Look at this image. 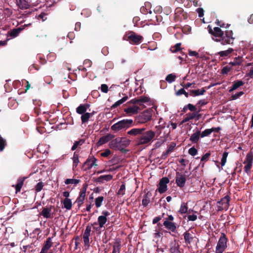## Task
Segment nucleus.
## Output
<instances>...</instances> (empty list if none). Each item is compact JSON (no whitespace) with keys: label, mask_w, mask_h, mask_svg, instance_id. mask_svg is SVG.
Returning <instances> with one entry per match:
<instances>
[{"label":"nucleus","mask_w":253,"mask_h":253,"mask_svg":"<svg viewBox=\"0 0 253 253\" xmlns=\"http://www.w3.org/2000/svg\"><path fill=\"white\" fill-rule=\"evenodd\" d=\"M127 134L133 136H137L136 142L138 145L152 143L156 136L154 131L147 130L145 127L133 128L128 131Z\"/></svg>","instance_id":"obj_1"},{"label":"nucleus","mask_w":253,"mask_h":253,"mask_svg":"<svg viewBox=\"0 0 253 253\" xmlns=\"http://www.w3.org/2000/svg\"><path fill=\"white\" fill-rule=\"evenodd\" d=\"M209 32L214 36L213 40L220 42L222 45L232 44L234 42V38L232 31H226L224 33L220 28L214 27L213 30L210 29Z\"/></svg>","instance_id":"obj_2"},{"label":"nucleus","mask_w":253,"mask_h":253,"mask_svg":"<svg viewBox=\"0 0 253 253\" xmlns=\"http://www.w3.org/2000/svg\"><path fill=\"white\" fill-rule=\"evenodd\" d=\"M130 141L125 137H118L112 140L109 143V147L114 149L124 150L130 144Z\"/></svg>","instance_id":"obj_3"},{"label":"nucleus","mask_w":253,"mask_h":253,"mask_svg":"<svg viewBox=\"0 0 253 253\" xmlns=\"http://www.w3.org/2000/svg\"><path fill=\"white\" fill-rule=\"evenodd\" d=\"M133 126V121L132 119H124L112 126L111 129L115 132H117Z\"/></svg>","instance_id":"obj_4"},{"label":"nucleus","mask_w":253,"mask_h":253,"mask_svg":"<svg viewBox=\"0 0 253 253\" xmlns=\"http://www.w3.org/2000/svg\"><path fill=\"white\" fill-rule=\"evenodd\" d=\"M153 111L151 109H148L141 113L135 119V122L138 125L144 124L152 119Z\"/></svg>","instance_id":"obj_5"},{"label":"nucleus","mask_w":253,"mask_h":253,"mask_svg":"<svg viewBox=\"0 0 253 253\" xmlns=\"http://www.w3.org/2000/svg\"><path fill=\"white\" fill-rule=\"evenodd\" d=\"M228 239L226 237L225 234L223 233H221L217 245L215 248V253H223L227 248V242Z\"/></svg>","instance_id":"obj_6"},{"label":"nucleus","mask_w":253,"mask_h":253,"mask_svg":"<svg viewBox=\"0 0 253 253\" xmlns=\"http://www.w3.org/2000/svg\"><path fill=\"white\" fill-rule=\"evenodd\" d=\"M230 200V197L228 195L221 198L220 201L217 202V210L218 211H227L229 207Z\"/></svg>","instance_id":"obj_7"},{"label":"nucleus","mask_w":253,"mask_h":253,"mask_svg":"<svg viewBox=\"0 0 253 253\" xmlns=\"http://www.w3.org/2000/svg\"><path fill=\"white\" fill-rule=\"evenodd\" d=\"M245 165L244 170L247 173L249 174L253 164V155L252 153L250 152L247 154L245 160L243 162Z\"/></svg>","instance_id":"obj_8"},{"label":"nucleus","mask_w":253,"mask_h":253,"mask_svg":"<svg viewBox=\"0 0 253 253\" xmlns=\"http://www.w3.org/2000/svg\"><path fill=\"white\" fill-rule=\"evenodd\" d=\"M127 40L129 41V42L131 44H138L143 39L142 36L137 35L133 32H130L127 35Z\"/></svg>","instance_id":"obj_9"},{"label":"nucleus","mask_w":253,"mask_h":253,"mask_svg":"<svg viewBox=\"0 0 253 253\" xmlns=\"http://www.w3.org/2000/svg\"><path fill=\"white\" fill-rule=\"evenodd\" d=\"M91 226H87L83 234V240L84 243V249L85 250H88L90 248L89 236L91 232Z\"/></svg>","instance_id":"obj_10"},{"label":"nucleus","mask_w":253,"mask_h":253,"mask_svg":"<svg viewBox=\"0 0 253 253\" xmlns=\"http://www.w3.org/2000/svg\"><path fill=\"white\" fill-rule=\"evenodd\" d=\"M102 215L98 216L97 218V222L94 223V224H98L100 228L104 227V225L107 221V217L110 215V212L107 211H102Z\"/></svg>","instance_id":"obj_11"},{"label":"nucleus","mask_w":253,"mask_h":253,"mask_svg":"<svg viewBox=\"0 0 253 253\" xmlns=\"http://www.w3.org/2000/svg\"><path fill=\"white\" fill-rule=\"evenodd\" d=\"M169 180L168 177L162 178L159 183L158 185V192L162 194L165 192L168 189L167 184L169 182Z\"/></svg>","instance_id":"obj_12"},{"label":"nucleus","mask_w":253,"mask_h":253,"mask_svg":"<svg viewBox=\"0 0 253 253\" xmlns=\"http://www.w3.org/2000/svg\"><path fill=\"white\" fill-rule=\"evenodd\" d=\"M96 162L97 159L94 157L87 159L84 165V170H87L91 169L93 167L97 166Z\"/></svg>","instance_id":"obj_13"},{"label":"nucleus","mask_w":253,"mask_h":253,"mask_svg":"<svg viewBox=\"0 0 253 253\" xmlns=\"http://www.w3.org/2000/svg\"><path fill=\"white\" fill-rule=\"evenodd\" d=\"M175 181L178 186L183 187L186 182L185 175L177 172L176 173Z\"/></svg>","instance_id":"obj_14"},{"label":"nucleus","mask_w":253,"mask_h":253,"mask_svg":"<svg viewBox=\"0 0 253 253\" xmlns=\"http://www.w3.org/2000/svg\"><path fill=\"white\" fill-rule=\"evenodd\" d=\"M86 190V188H83L80 192L79 196L76 201V202L77 203L79 207H81V206L84 203L85 197Z\"/></svg>","instance_id":"obj_15"},{"label":"nucleus","mask_w":253,"mask_h":253,"mask_svg":"<svg viewBox=\"0 0 253 253\" xmlns=\"http://www.w3.org/2000/svg\"><path fill=\"white\" fill-rule=\"evenodd\" d=\"M114 136L113 134L108 133L107 135L101 137L97 142L98 145H102L108 142L113 138Z\"/></svg>","instance_id":"obj_16"},{"label":"nucleus","mask_w":253,"mask_h":253,"mask_svg":"<svg viewBox=\"0 0 253 253\" xmlns=\"http://www.w3.org/2000/svg\"><path fill=\"white\" fill-rule=\"evenodd\" d=\"M26 25H24L22 27L13 29L8 32V35L11 38H14L18 36L20 33L24 29Z\"/></svg>","instance_id":"obj_17"},{"label":"nucleus","mask_w":253,"mask_h":253,"mask_svg":"<svg viewBox=\"0 0 253 253\" xmlns=\"http://www.w3.org/2000/svg\"><path fill=\"white\" fill-rule=\"evenodd\" d=\"M165 227L171 232H175L176 229V226L175 223L170 222L169 220H165L163 223Z\"/></svg>","instance_id":"obj_18"},{"label":"nucleus","mask_w":253,"mask_h":253,"mask_svg":"<svg viewBox=\"0 0 253 253\" xmlns=\"http://www.w3.org/2000/svg\"><path fill=\"white\" fill-rule=\"evenodd\" d=\"M139 110V108L138 106L136 105H133L132 106H130L126 108H125L124 111L129 115H131L137 113L138 112Z\"/></svg>","instance_id":"obj_19"},{"label":"nucleus","mask_w":253,"mask_h":253,"mask_svg":"<svg viewBox=\"0 0 253 253\" xmlns=\"http://www.w3.org/2000/svg\"><path fill=\"white\" fill-rule=\"evenodd\" d=\"M161 226L162 225L161 224L159 223L155 227L154 233V237L156 239H160L162 238L163 236V233L161 232Z\"/></svg>","instance_id":"obj_20"},{"label":"nucleus","mask_w":253,"mask_h":253,"mask_svg":"<svg viewBox=\"0 0 253 253\" xmlns=\"http://www.w3.org/2000/svg\"><path fill=\"white\" fill-rule=\"evenodd\" d=\"M17 4L21 9H27L30 4L27 0H17Z\"/></svg>","instance_id":"obj_21"},{"label":"nucleus","mask_w":253,"mask_h":253,"mask_svg":"<svg viewBox=\"0 0 253 253\" xmlns=\"http://www.w3.org/2000/svg\"><path fill=\"white\" fill-rule=\"evenodd\" d=\"M200 134V131H197L196 132L194 133L191 135L190 138V140L192 143H197L199 140Z\"/></svg>","instance_id":"obj_22"},{"label":"nucleus","mask_w":253,"mask_h":253,"mask_svg":"<svg viewBox=\"0 0 253 253\" xmlns=\"http://www.w3.org/2000/svg\"><path fill=\"white\" fill-rule=\"evenodd\" d=\"M244 84V82L241 80H238L233 83V85L229 90V92H231L234 90L237 89L239 87L242 86Z\"/></svg>","instance_id":"obj_23"},{"label":"nucleus","mask_w":253,"mask_h":253,"mask_svg":"<svg viewBox=\"0 0 253 253\" xmlns=\"http://www.w3.org/2000/svg\"><path fill=\"white\" fill-rule=\"evenodd\" d=\"M113 178V175L111 174L101 175L97 179V181L99 182H103V181H108L111 180Z\"/></svg>","instance_id":"obj_24"},{"label":"nucleus","mask_w":253,"mask_h":253,"mask_svg":"<svg viewBox=\"0 0 253 253\" xmlns=\"http://www.w3.org/2000/svg\"><path fill=\"white\" fill-rule=\"evenodd\" d=\"M234 51L233 49L232 48H229L227 50L221 51L217 53V54L220 56L221 57H225L229 55L233 51Z\"/></svg>","instance_id":"obj_25"},{"label":"nucleus","mask_w":253,"mask_h":253,"mask_svg":"<svg viewBox=\"0 0 253 253\" xmlns=\"http://www.w3.org/2000/svg\"><path fill=\"white\" fill-rule=\"evenodd\" d=\"M24 180L25 178L20 177L18 178L17 180V183L15 186L16 193L20 191L23 185Z\"/></svg>","instance_id":"obj_26"},{"label":"nucleus","mask_w":253,"mask_h":253,"mask_svg":"<svg viewBox=\"0 0 253 253\" xmlns=\"http://www.w3.org/2000/svg\"><path fill=\"white\" fill-rule=\"evenodd\" d=\"M183 235L185 243L190 244L193 239L192 235L188 232H185Z\"/></svg>","instance_id":"obj_27"},{"label":"nucleus","mask_w":253,"mask_h":253,"mask_svg":"<svg viewBox=\"0 0 253 253\" xmlns=\"http://www.w3.org/2000/svg\"><path fill=\"white\" fill-rule=\"evenodd\" d=\"M63 203L64 208L67 210H70L72 209V203L71 199L69 198H65Z\"/></svg>","instance_id":"obj_28"},{"label":"nucleus","mask_w":253,"mask_h":253,"mask_svg":"<svg viewBox=\"0 0 253 253\" xmlns=\"http://www.w3.org/2000/svg\"><path fill=\"white\" fill-rule=\"evenodd\" d=\"M51 208H43L41 215L43 216L44 218H48L50 216Z\"/></svg>","instance_id":"obj_29"},{"label":"nucleus","mask_w":253,"mask_h":253,"mask_svg":"<svg viewBox=\"0 0 253 253\" xmlns=\"http://www.w3.org/2000/svg\"><path fill=\"white\" fill-rule=\"evenodd\" d=\"M92 114L89 113H85L82 114L81 116V120L82 124H84L88 122L89 119L92 116Z\"/></svg>","instance_id":"obj_30"},{"label":"nucleus","mask_w":253,"mask_h":253,"mask_svg":"<svg viewBox=\"0 0 253 253\" xmlns=\"http://www.w3.org/2000/svg\"><path fill=\"white\" fill-rule=\"evenodd\" d=\"M206 92V90L204 88H202L201 89L192 90L191 91V93L194 95V96L203 95Z\"/></svg>","instance_id":"obj_31"},{"label":"nucleus","mask_w":253,"mask_h":253,"mask_svg":"<svg viewBox=\"0 0 253 253\" xmlns=\"http://www.w3.org/2000/svg\"><path fill=\"white\" fill-rule=\"evenodd\" d=\"M86 107L84 105H80L76 109V112L79 114H83L85 113Z\"/></svg>","instance_id":"obj_32"},{"label":"nucleus","mask_w":253,"mask_h":253,"mask_svg":"<svg viewBox=\"0 0 253 253\" xmlns=\"http://www.w3.org/2000/svg\"><path fill=\"white\" fill-rule=\"evenodd\" d=\"M80 182V180L79 179L68 178L65 180V183L67 185L73 184L76 185L78 184Z\"/></svg>","instance_id":"obj_33"},{"label":"nucleus","mask_w":253,"mask_h":253,"mask_svg":"<svg viewBox=\"0 0 253 253\" xmlns=\"http://www.w3.org/2000/svg\"><path fill=\"white\" fill-rule=\"evenodd\" d=\"M128 99L127 96L126 95L122 99L116 101L112 106L113 107H116L126 102Z\"/></svg>","instance_id":"obj_34"},{"label":"nucleus","mask_w":253,"mask_h":253,"mask_svg":"<svg viewBox=\"0 0 253 253\" xmlns=\"http://www.w3.org/2000/svg\"><path fill=\"white\" fill-rule=\"evenodd\" d=\"M186 117L183 119V123H185L189 121L190 120L193 119L196 116V113H188L186 115Z\"/></svg>","instance_id":"obj_35"},{"label":"nucleus","mask_w":253,"mask_h":253,"mask_svg":"<svg viewBox=\"0 0 253 253\" xmlns=\"http://www.w3.org/2000/svg\"><path fill=\"white\" fill-rule=\"evenodd\" d=\"M188 208L187 206V204L185 203H182L181 205L180 208L179 210V212L181 213H185L187 212Z\"/></svg>","instance_id":"obj_36"},{"label":"nucleus","mask_w":253,"mask_h":253,"mask_svg":"<svg viewBox=\"0 0 253 253\" xmlns=\"http://www.w3.org/2000/svg\"><path fill=\"white\" fill-rule=\"evenodd\" d=\"M138 99V104L139 105H143L144 103L148 102L150 99L146 96H141Z\"/></svg>","instance_id":"obj_37"},{"label":"nucleus","mask_w":253,"mask_h":253,"mask_svg":"<svg viewBox=\"0 0 253 253\" xmlns=\"http://www.w3.org/2000/svg\"><path fill=\"white\" fill-rule=\"evenodd\" d=\"M73 169H74L75 168H76L79 163V157L77 154H76L75 153L74 154V156L73 157Z\"/></svg>","instance_id":"obj_38"},{"label":"nucleus","mask_w":253,"mask_h":253,"mask_svg":"<svg viewBox=\"0 0 253 253\" xmlns=\"http://www.w3.org/2000/svg\"><path fill=\"white\" fill-rule=\"evenodd\" d=\"M104 197L103 196H99L95 199V204L96 208H99L102 205V203Z\"/></svg>","instance_id":"obj_39"},{"label":"nucleus","mask_w":253,"mask_h":253,"mask_svg":"<svg viewBox=\"0 0 253 253\" xmlns=\"http://www.w3.org/2000/svg\"><path fill=\"white\" fill-rule=\"evenodd\" d=\"M126 186L125 184H123L121 186L117 192V195L119 196L122 197L125 194Z\"/></svg>","instance_id":"obj_40"},{"label":"nucleus","mask_w":253,"mask_h":253,"mask_svg":"<svg viewBox=\"0 0 253 253\" xmlns=\"http://www.w3.org/2000/svg\"><path fill=\"white\" fill-rule=\"evenodd\" d=\"M52 243L51 242V238L49 237L46 239V241L43 246V248L46 250H49L52 246Z\"/></svg>","instance_id":"obj_41"},{"label":"nucleus","mask_w":253,"mask_h":253,"mask_svg":"<svg viewBox=\"0 0 253 253\" xmlns=\"http://www.w3.org/2000/svg\"><path fill=\"white\" fill-rule=\"evenodd\" d=\"M121 244L119 242H115L113 245V251L112 253H120Z\"/></svg>","instance_id":"obj_42"},{"label":"nucleus","mask_w":253,"mask_h":253,"mask_svg":"<svg viewBox=\"0 0 253 253\" xmlns=\"http://www.w3.org/2000/svg\"><path fill=\"white\" fill-rule=\"evenodd\" d=\"M187 109H189L191 111H196L197 108L196 107L191 104H188V105L185 106L183 108V111L185 112Z\"/></svg>","instance_id":"obj_43"},{"label":"nucleus","mask_w":253,"mask_h":253,"mask_svg":"<svg viewBox=\"0 0 253 253\" xmlns=\"http://www.w3.org/2000/svg\"><path fill=\"white\" fill-rule=\"evenodd\" d=\"M176 78V76L173 74H169L166 78V80L169 83L173 82Z\"/></svg>","instance_id":"obj_44"},{"label":"nucleus","mask_w":253,"mask_h":253,"mask_svg":"<svg viewBox=\"0 0 253 253\" xmlns=\"http://www.w3.org/2000/svg\"><path fill=\"white\" fill-rule=\"evenodd\" d=\"M228 155V153L226 151L224 152V153H223L222 157L221 160V167H223L225 165Z\"/></svg>","instance_id":"obj_45"},{"label":"nucleus","mask_w":253,"mask_h":253,"mask_svg":"<svg viewBox=\"0 0 253 253\" xmlns=\"http://www.w3.org/2000/svg\"><path fill=\"white\" fill-rule=\"evenodd\" d=\"M170 253H180L179 251V246L177 244H174L170 249Z\"/></svg>","instance_id":"obj_46"},{"label":"nucleus","mask_w":253,"mask_h":253,"mask_svg":"<svg viewBox=\"0 0 253 253\" xmlns=\"http://www.w3.org/2000/svg\"><path fill=\"white\" fill-rule=\"evenodd\" d=\"M212 133V130H211V128L206 129L201 133V137H204L209 136Z\"/></svg>","instance_id":"obj_47"},{"label":"nucleus","mask_w":253,"mask_h":253,"mask_svg":"<svg viewBox=\"0 0 253 253\" xmlns=\"http://www.w3.org/2000/svg\"><path fill=\"white\" fill-rule=\"evenodd\" d=\"M241 63L242 60L240 57H238V58H236L233 62L230 63V64H231L232 66H236L240 65Z\"/></svg>","instance_id":"obj_48"},{"label":"nucleus","mask_w":253,"mask_h":253,"mask_svg":"<svg viewBox=\"0 0 253 253\" xmlns=\"http://www.w3.org/2000/svg\"><path fill=\"white\" fill-rule=\"evenodd\" d=\"M5 146V140L0 135V150L2 151Z\"/></svg>","instance_id":"obj_49"},{"label":"nucleus","mask_w":253,"mask_h":253,"mask_svg":"<svg viewBox=\"0 0 253 253\" xmlns=\"http://www.w3.org/2000/svg\"><path fill=\"white\" fill-rule=\"evenodd\" d=\"M83 143V141L82 140H80L79 141H75L72 147V150L74 151L76 150L79 145H81Z\"/></svg>","instance_id":"obj_50"},{"label":"nucleus","mask_w":253,"mask_h":253,"mask_svg":"<svg viewBox=\"0 0 253 253\" xmlns=\"http://www.w3.org/2000/svg\"><path fill=\"white\" fill-rule=\"evenodd\" d=\"M197 152V150L194 147L190 148L188 150L189 154L192 156L196 155Z\"/></svg>","instance_id":"obj_51"},{"label":"nucleus","mask_w":253,"mask_h":253,"mask_svg":"<svg viewBox=\"0 0 253 253\" xmlns=\"http://www.w3.org/2000/svg\"><path fill=\"white\" fill-rule=\"evenodd\" d=\"M44 185L42 182H39L37 183L35 187V190L37 192H39L42 190L43 187Z\"/></svg>","instance_id":"obj_52"},{"label":"nucleus","mask_w":253,"mask_h":253,"mask_svg":"<svg viewBox=\"0 0 253 253\" xmlns=\"http://www.w3.org/2000/svg\"><path fill=\"white\" fill-rule=\"evenodd\" d=\"M244 94V92L243 91H240L237 93H235V94H233L231 96V98L232 100H236L238 98H239L240 96L243 95Z\"/></svg>","instance_id":"obj_53"},{"label":"nucleus","mask_w":253,"mask_h":253,"mask_svg":"<svg viewBox=\"0 0 253 253\" xmlns=\"http://www.w3.org/2000/svg\"><path fill=\"white\" fill-rule=\"evenodd\" d=\"M180 43H176L173 47H171V50L172 52H176L180 49Z\"/></svg>","instance_id":"obj_54"},{"label":"nucleus","mask_w":253,"mask_h":253,"mask_svg":"<svg viewBox=\"0 0 253 253\" xmlns=\"http://www.w3.org/2000/svg\"><path fill=\"white\" fill-rule=\"evenodd\" d=\"M187 219L188 221H195L197 219V215L195 214H193L192 215H189L187 216Z\"/></svg>","instance_id":"obj_55"},{"label":"nucleus","mask_w":253,"mask_h":253,"mask_svg":"<svg viewBox=\"0 0 253 253\" xmlns=\"http://www.w3.org/2000/svg\"><path fill=\"white\" fill-rule=\"evenodd\" d=\"M231 70V67L228 66H226L222 69V73L223 74H227Z\"/></svg>","instance_id":"obj_56"},{"label":"nucleus","mask_w":253,"mask_h":253,"mask_svg":"<svg viewBox=\"0 0 253 253\" xmlns=\"http://www.w3.org/2000/svg\"><path fill=\"white\" fill-rule=\"evenodd\" d=\"M101 90L104 93H107L108 91V87L106 84H102L100 87Z\"/></svg>","instance_id":"obj_57"},{"label":"nucleus","mask_w":253,"mask_h":253,"mask_svg":"<svg viewBox=\"0 0 253 253\" xmlns=\"http://www.w3.org/2000/svg\"><path fill=\"white\" fill-rule=\"evenodd\" d=\"M150 203V200L147 197H145L142 201V205L144 207L147 206Z\"/></svg>","instance_id":"obj_58"},{"label":"nucleus","mask_w":253,"mask_h":253,"mask_svg":"<svg viewBox=\"0 0 253 253\" xmlns=\"http://www.w3.org/2000/svg\"><path fill=\"white\" fill-rule=\"evenodd\" d=\"M210 153H207L204 155L202 156L201 159V161H207L209 159V157L210 156Z\"/></svg>","instance_id":"obj_59"},{"label":"nucleus","mask_w":253,"mask_h":253,"mask_svg":"<svg viewBox=\"0 0 253 253\" xmlns=\"http://www.w3.org/2000/svg\"><path fill=\"white\" fill-rule=\"evenodd\" d=\"M111 154V151L109 149H106L104 152L101 153V155L102 157H107Z\"/></svg>","instance_id":"obj_60"},{"label":"nucleus","mask_w":253,"mask_h":253,"mask_svg":"<svg viewBox=\"0 0 253 253\" xmlns=\"http://www.w3.org/2000/svg\"><path fill=\"white\" fill-rule=\"evenodd\" d=\"M197 12L198 13L199 16L202 17L204 15V10L201 8H198L197 9Z\"/></svg>","instance_id":"obj_61"},{"label":"nucleus","mask_w":253,"mask_h":253,"mask_svg":"<svg viewBox=\"0 0 253 253\" xmlns=\"http://www.w3.org/2000/svg\"><path fill=\"white\" fill-rule=\"evenodd\" d=\"M46 15L45 13H41L38 16L39 19H42V21H44L46 19Z\"/></svg>","instance_id":"obj_62"},{"label":"nucleus","mask_w":253,"mask_h":253,"mask_svg":"<svg viewBox=\"0 0 253 253\" xmlns=\"http://www.w3.org/2000/svg\"><path fill=\"white\" fill-rule=\"evenodd\" d=\"M84 65L85 67H89L91 65V62L89 60H85L84 62Z\"/></svg>","instance_id":"obj_63"},{"label":"nucleus","mask_w":253,"mask_h":253,"mask_svg":"<svg viewBox=\"0 0 253 253\" xmlns=\"http://www.w3.org/2000/svg\"><path fill=\"white\" fill-rule=\"evenodd\" d=\"M185 92V90L183 88L180 89L176 92V95L177 96L183 94Z\"/></svg>","instance_id":"obj_64"}]
</instances>
